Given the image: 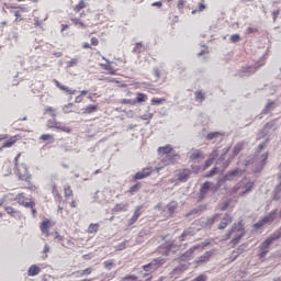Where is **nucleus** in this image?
Wrapping results in <instances>:
<instances>
[{
  "label": "nucleus",
  "mask_w": 281,
  "mask_h": 281,
  "mask_svg": "<svg viewBox=\"0 0 281 281\" xmlns=\"http://www.w3.org/2000/svg\"><path fill=\"white\" fill-rule=\"evenodd\" d=\"M52 227H54V222L48 218H44L40 225L42 234H45L46 236H49V229H52Z\"/></svg>",
  "instance_id": "nucleus-12"
},
{
  "label": "nucleus",
  "mask_w": 281,
  "mask_h": 281,
  "mask_svg": "<svg viewBox=\"0 0 281 281\" xmlns=\"http://www.w3.org/2000/svg\"><path fill=\"white\" fill-rule=\"evenodd\" d=\"M98 229H100V224H90L88 226V234H98Z\"/></svg>",
  "instance_id": "nucleus-36"
},
{
  "label": "nucleus",
  "mask_w": 281,
  "mask_h": 281,
  "mask_svg": "<svg viewBox=\"0 0 281 281\" xmlns=\"http://www.w3.org/2000/svg\"><path fill=\"white\" fill-rule=\"evenodd\" d=\"M121 104H131L132 106L135 105V100L132 99H122Z\"/></svg>",
  "instance_id": "nucleus-53"
},
{
  "label": "nucleus",
  "mask_w": 281,
  "mask_h": 281,
  "mask_svg": "<svg viewBox=\"0 0 281 281\" xmlns=\"http://www.w3.org/2000/svg\"><path fill=\"white\" fill-rule=\"evenodd\" d=\"M274 128H276V121H270L266 123V125L263 126L265 133H268L269 131H273Z\"/></svg>",
  "instance_id": "nucleus-37"
},
{
  "label": "nucleus",
  "mask_w": 281,
  "mask_h": 281,
  "mask_svg": "<svg viewBox=\"0 0 281 281\" xmlns=\"http://www.w3.org/2000/svg\"><path fill=\"white\" fill-rule=\"evenodd\" d=\"M218 173V168L214 167L211 171L204 175L205 179H210V177H214V175Z\"/></svg>",
  "instance_id": "nucleus-46"
},
{
  "label": "nucleus",
  "mask_w": 281,
  "mask_h": 281,
  "mask_svg": "<svg viewBox=\"0 0 281 281\" xmlns=\"http://www.w3.org/2000/svg\"><path fill=\"white\" fill-rule=\"evenodd\" d=\"M13 201H16L23 207H36V202L32 198L25 196V192L18 193Z\"/></svg>",
  "instance_id": "nucleus-9"
},
{
  "label": "nucleus",
  "mask_w": 281,
  "mask_h": 281,
  "mask_svg": "<svg viewBox=\"0 0 281 281\" xmlns=\"http://www.w3.org/2000/svg\"><path fill=\"white\" fill-rule=\"evenodd\" d=\"M63 111L64 113L69 114V113H76L77 109L74 103H68L63 106Z\"/></svg>",
  "instance_id": "nucleus-32"
},
{
  "label": "nucleus",
  "mask_w": 281,
  "mask_h": 281,
  "mask_svg": "<svg viewBox=\"0 0 281 281\" xmlns=\"http://www.w3.org/2000/svg\"><path fill=\"white\" fill-rule=\"evenodd\" d=\"M240 175V169H235L228 173H226L223 178V181H232L235 177H238Z\"/></svg>",
  "instance_id": "nucleus-29"
},
{
  "label": "nucleus",
  "mask_w": 281,
  "mask_h": 281,
  "mask_svg": "<svg viewBox=\"0 0 281 281\" xmlns=\"http://www.w3.org/2000/svg\"><path fill=\"white\" fill-rule=\"evenodd\" d=\"M243 146L244 144L243 143H237L235 146H234V149H233V155L234 157H236L240 150H243Z\"/></svg>",
  "instance_id": "nucleus-41"
},
{
  "label": "nucleus",
  "mask_w": 281,
  "mask_h": 281,
  "mask_svg": "<svg viewBox=\"0 0 281 281\" xmlns=\"http://www.w3.org/2000/svg\"><path fill=\"white\" fill-rule=\"evenodd\" d=\"M220 186H214V183L206 181L202 183L201 189H200V195H199V201H203L205 196H207V192H218Z\"/></svg>",
  "instance_id": "nucleus-8"
},
{
  "label": "nucleus",
  "mask_w": 281,
  "mask_h": 281,
  "mask_svg": "<svg viewBox=\"0 0 281 281\" xmlns=\"http://www.w3.org/2000/svg\"><path fill=\"white\" fill-rule=\"evenodd\" d=\"M142 216V206H137L134 211V214L132 217L127 221V227H131V225H135L137 223V220Z\"/></svg>",
  "instance_id": "nucleus-17"
},
{
  "label": "nucleus",
  "mask_w": 281,
  "mask_h": 281,
  "mask_svg": "<svg viewBox=\"0 0 281 281\" xmlns=\"http://www.w3.org/2000/svg\"><path fill=\"white\" fill-rule=\"evenodd\" d=\"M4 212H7V214H9V216H11L12 218H22L23 216V213H21V211L12 206H4Z\"/></svg>",
  "instance_id": "nucleus-16"
},
{
  "label": "nucleus",
  "mask_w": 281,
  "mask_h": 281,
  "mask_svg": "<svg viewBox=\"0 0 281 281\" xmlns=\"http://www.w3.org/2000/svg\"><path fill=\"white\" fill-rule=\"evenodd\" d=\"M234 222V217L229 213H225L223 218L221 220L217 228L218 229H226L228 225H232Z\"/></svg>",
  "instance_id": "nucleus-13"
},
{
  "label": "nucleus",
  "mask_w": 281,
  "mask_h": 281,
  "mask_svg": "<svg viewBox=\"0 0 281 281\" xmlns=\"http://www.w3.org/2000/svg\"><path fill=\"white\" fill-rule=\"evenodd\" d=\"M19 139H21V135H14L11 136L7 142H4L0 148V150H2V148H12V146L19 142Z\"/></svg>",
  "instance_id": "nucleus-20"
},
{
  "label": "nucleus",
  "mask_w": 281,
  "mask_h": 281,
  "mask_svg": "<svg viewBox=\"0 0 281 281\" xmlns=\"http://www.w3.org/2000/svg\"><path fill=\"white\" fill-rule=\"evenodd\" d=\"M106 64H101L102 69L108 71L110 76H117V71H120V65H124V61L119 59L116 61H110L109 59H105Z\"/></svg>",
  "instance_id": "nucleus-5"
},
{
  "label": "nucleus",
  "mask_w": 281,
  "mask_h": 281,
  "mask_svg": "<svg viewBox=\"0 0 281 281\" xmlns=\"http://www.w3.org/2000/svg\"><path fill=\"white\" fill-rule=\"evenodd\" d=\"M57 89H59L60 91H64L65 93H67V95H76V90L60 83L58 80L54 81Z\"/></svg>",
  "instance_id": "nucleus-18"
},
{
  "label": "nucleus",
  "mask_w": 281,
  "mask_h": 281,
  "mask_svg": "<svg viewBox=\"0 0 281 281\" xmlns=\"http://www.w3.org/2000/svg\"><path fill=\"white\" fill-rule=\"evenodd\" d=\"M147 101H148V94L144 92H137L136 99L134 100V104H142V102H147Z\"/></svg>",
  "instance_id": "nucleus-27"
},
{
  "label": "nucleus",
  "mask_w": 281,
  "mask_h": 281,
  "mask_svg": "<svg viewBox=\"0 0 281 281\" xmlns=\"http://www.w3.org/2000/svg\"><path fill=\"white\" fill-rule=\"evenodd\" d=\"M212 258V252L206 251L203 256L200 257L199 262H207Z\"/></svg>",
  "instance_id": "nucleus-43"
},
{
  "label": "nucleus",
  "mask_w": 281,
  "mask_h": 281,
  "mask_svg": "<svg viewBox=\"0 0 281 281\" xmlns=\"http://www.w3.org/2000/svg\"><path fill=\"white\" fill-rule=\"evenodd\" d=\"M216 157H218V149H214L209 156V158L213 159V161L216 159Z\"/></svg>",
  "instance_id": "nucleus-58"
},
{
  "label": "nucleus",
  "mask_w": 281,
  "mask_h": 281,
  "mask_svg": "<svg viewBox=\"0 0 281 281\" xmlns=\"http://www.w3.org/2000/svg\"><path fill=\"white\" fill-rule=\"evenodd\" d=\"M190 175H192V170L190 169H183L178 173V181H181L182 183H186L188 179H190Z\"/></svg>",
  "instance_id": "nucleus-22"
},
{
  "label": "nucleus",
  "mask_w": 281,
  "mask_h": 281,
  "mask_svg": "<svg viewBox=\"0 0 281 281\" xmlns=\"http://www.w3.org/2000/svg\"><path fill=\"white\" fill-rule=\"evenodd\" d=\"M184 5H186V0L178 1V10H183Z\"/></svg>",
  "instance_id": "nucleus-62"
},
{
  "label": "nucleus",
  "mask_w": 281,
  "mask_h": 281,
  "mask_svg": "<svg viewBox=\"0 0 281 281\" xmlns=\"http://www.w3.org/2000/svg\"><path fill=\"white\" fill-rule=\"evenodd\" d=\"M218 218H221V214L217 213L207 220L206 225H214V223L218 221Z\"/></svg>",
  "instance_id": "nucleus-44"
},
{
  "label": "nucleus",
  "mask_w": 281,
  "mask_h": 281,
  "mask_svg": "<svg viewBox=\"0 0 281 281\" xmlns=\"http://www.w3.org/2000/svg\"><path fill=\"white\" fill-rule=\"evenodd\" d=\"M142 47H143V46H142V43H136V44H135L134 52H138V54L142 53Z\"/></svg>",
  "instance_id": "nucleus-64"
},
{
  "label": "nucleus",
  "mask_w": 281,
  "mask_h": 281,
  "mask_svg": "<svg viewBox=\"0 0 281 281\" xmlns=\"http://www.w3.org/2000/svg\"><path fill=\"white\" fill-rule=\"evenodd\" d=\"M151 265L153 271H157L159 267H164L166 265V259L165 258H156L149 262Z\"/></svg>",
  "instance_id": "nucleus-24"
},
{
  "label": "nucleus",
  "mask_w": 281,
  "mask_h": 281,
  "mask_svg": "<svg viewBox=\"0 0 281 281\" xmlns=\"http://www.w3.org/2000/svg\"><path fill=\"white\" fill-rule=\"evenodd\" d=\"M273 221H276V211H272L268 215L262 217L259 222L255 224V227H263V225H267V223H273Z\"/></svg>",
  "instance_id": "nucleus-11"
},
{
  "label": "nucleus",
  "mask_w": 281,
  "mask_h": 281,
  "mask_svg": "<svg viewBox=\"0 0 281 281\" xmlns=\"http://www.w3.org/2000/svg\"><path fill=\"white\" fill-rule=\"evenodd\" d=\"M142 188L140 183H136L133 187L130 188V192L131 194H133V192H137V190H139Z\"/></svg>",
  "instance_id": "nucleus-55"
},
{
  "label": "nucleus",
  "mask_w": 281,
  "mask_h": 281,
  "mask_svg": "<svg viewBox=\"0 0 281 281\" xmlns=\"http://www.w3.org/2000/svg\"><path fill=\"white\" fill-rule=\"evenodd\" d=\"M100 109V105L98 104H89L86 108L82 109L83 115H91V113H95Z\"/></svg>",
  "instance_id": "nucleus-26"
},
{
  "label": "nucleus",
  "mask_w": 281,
  "mask_h": 281,
  "mask_svg": "<svg viewBox=\"0 0 281 281\" xmlns=\"http://www.w3.org/2000/svg\"><path fill=\"white\" fill-rule=\"evenodd\" d=\"M218 132H212V133H209L207 135H206V139H209V140H212V139H214L215 137H218Z\"/></svg>",
  "instance_id": "nucleus-54"
},
{
  "label": "nucleus",
  "mask_w": 281,
  "mask_h": 281,
  "mask_svg": "<svg viewBox=\"0 0 281 281\" xmlns=\"http://www.w3.org/2000/svg\"><path fill=\"white\" fill-rule=\"evenodd\" d=\"M143 269H144L146 272L153 271V266H151V263L149 262V263L143 266Z\"/></svg>",
  "instance_id": "nucleus-63"
},
{
  "label": "nucleus",
  "mask_w": 281,
  "mask_h": 281,
  "mask_svg": "<svg viewBox=\"0 0 281 281\" xmlns=\"http://www.w3.org/2000/svg\"><path fill=\"white\" fill-rule=\"evenodd\" d=\"M153 106H159V104H164V102H166V99L164 98H153L150 100Z\"/></svg>",
  "instance_id": "nucleus-40"
},
{
  "label": "nucleus",
  "mask_w": 281,
  "mask_h": 281,
  "mask_svg": "<svg viewBox=\"0 0 281 281\" xmlns=\"http://www.w3.org/2000/svg\"><path fill=\"white\" fill-rule=\"evenodd\" d=\"M103 267H104V269H108L109 271H111V269H113V267H115V260L109 259V260L103 261Z\"/></svg>",
  "instance_id": "nucleus-35"
},
{
  "label": "nucleus",
  "mask_w": 281,
  "mask_h": 281,
  "mask_svg": "<svg viewBox=\"0 0 281 281\" xmlns=\"http://www.w3.org/2000/svg\"><path fill=\"white\" fill-rule=\"evenodd\" d=\"M153 175V168L146 167L142 171L135 173L134 179L137 181L139 179H146V177H150Z\"/></svg>",
  "instance_id": "nucleus-15"
},
{
  "label": "nucleus",
  "mask_w": 281,
  "mask_h": 281,
  "mask_svg": "<svg viewBox=\"0 0 281 281\" xmlns=\"http://www.w3.org/2000/svg\"><path fill=\"white\" fill-rule=\"evenodd\" d=\"M281 238V234H272L270 235L260 246H259V259L263 260V258L269 254V249L276 240Z\"/></svg>",
  "instance_id": "nucleus-4"
},
{
  "label": "nucleus",
  "mask_w": 281,
  "mask_h": 281,
  "mask_svg": "<svg viewBox=\"0 0 281 281\" xmlns=\"http://www.w3.org/2000/svg\"><path fill=\"white\" fill-rule=\"evenodd\" d=\"M40 139H42V142H54V135L53 134H42L40 136Z\"/></svg>",
  "instance_id": "nucleus-42"
},
{
  "label": "nucleus",
  "mask_w": 281,
  "mask_h": 281,
  "mask_svg": "<svg viewBox=\"0 0 281 281\" xmlns=\"http://www.w3.org/2000/svg\"><path fill=\"white\" fill-rule=\"evenodd\" d=\"M258 71L256 66H245L239 70L240 76H251Z\"/></svg>",
  "instance_id": "nucleus-19"
},
{
  "label": "nucleus",
  "mask_w": 281,
  "mask_h": 281,
  "mask_svg": "<svg viewBox=\"0 0 281 281\" xmlns=\"http://www.w3.org/2000/svg\"><path fill=\"white\" fill-rule=\"evenodd\" d=\"M43 115H49V117L56 119L58 115V110L54 106H45Z\"/></svg>",
  "instance_id": "nucleus-25"
},
{
  "label": "nucleus",
  "mask_w": 281,
  "mask_h": 281,
  "mask_svg": "<svg viewBox=\"0 0 281 281\" xmlns=\"http://www.w3.org/2000/svg\"><path fill=\"white\" fill-rule=\"evenodd\" d=\"M195 100H196V102H203V100H205V93H203L202 91H196Z\"/></svg>",
  "instance_id": "nucleus-45"
},
{
  "label": "nucleus",
  "mask_w": 281,
  "mask_h": 281,
  "mask_svg": "<svg viewBox=\"0 0 281 281\" xmlns=\"http://www.w3.org/2000/svg\"><path fill=\"white\" fill-rule=\"evenodd\" d=\"M190 159L194 160V159H203V153H201V150L199 149H194L191 153Z\"/></svg>",
  "instance_id": "nucleus-34"
},
{
  "label": "nucleus",
  "mask_w": 281,
  "mask_h": 281,
  "mask_svg": "<svg viewBox=\"0 0 281 281\" xmlns=\"http://www.w3.org/2000/svg\"><path fill=\"white\" fill-rule=\"evenodd\" d=\"M238 190H240V184H236L229 190V194H236L238 193Z\"/></svg>",
  "instance_id": "nucleus-57"
},
{
  "label": "nucleus",
  "mask_w": 281,
  "mask_h": 281,
  "mask_svg": "<svg viewBox=\"0 0 281 281\" xmlns=\"http://www.w3.org/2000/svg\"><path fill=\"white\" fill-rule=\"evenodd\" d=\"M158 155L161 157L164 166H172L179 160V156L175 153L171 145L159 147Z\"/></svg>",
  "instance_id": "nucleus-3"
},
{
  "label": "nucleus",
  "mask_w": 281,
  "mask_h": 281,
  "mask_svg": "<svg viewBox=\"0 0 281 281\" xmlns=\"http://www.w3.org/2000/svg\"><path fill=\"white\" fill-rule=\"evenodd\" d=\"M199 9L198 10H193L192 12H191V14H196V12H203V10H205V3L204 2H200L199 3V7H198Z\"/></svg>",
  "instance_id": "nucleus-47"
},
{
  "label": "nucleus",
  "mask_w": 281,
  "mask_h": 281,
  "mask_svg": "<svg viewBox=\"0 0 281 281\" xmlns=\"http://www.w3.org/2000/svg\"><path fill=\"white\" fill-rule=\"evenodd\" d=\"M38 273H41V267L36 265H32L27 270V276H30L31 278H34V276H38Z\"/></svg>",
  "instance_id": "nucleus-30"
},
{
  "label": "nucleus",
  "mask_w": 281,
  "mask_h": 281,
  "mask_svg": "<svg viewBox=\"0 0 281 281\" xmlns=\"http://www.w3.org/2000/svg\"><path fill=\"white\" fill-rule=\"evenodd\" d=\"M229 203H232L231 200H227L226 202H223V203L221 204V206H220V210H221L222 212H225V210H227V207H229Z\"/></svg>",
  "instance_id": "nucleus-51"
},
{
  "label": "nucleus",
  "mask_w": 281,
  "mask_h": 281,
  "mask_svg": "<svg viewBox=\"0 0 281 281\" xmlns=\"http://www.w3.org/2000/svg\"><path fill=\"white\" fill-rule=\"evenodd\" d=\"M64 196L65 199H69V196H74V190H71V186H66L64 188Z\"/></svg>",
  "instance_id": "nucleus-39"
},
{
  "label": "nucleus",
  "mask_w": 281,
  "mask_h": 281,
  "mask_svg": "<svg viewBox=\"0 0 281 281\" xmlns=\"http://www.w3.org/2000/svg\"><path fill=\"white\" fill-rule=\"evenodd\" d=\"M91 273H93V268H87L85 270H78L74 272L76 278H85V276H91Z\"/></svg>",
  "instance_id": "nucleus-28"
},
{
  "label": "nucleus",
  "mask_w": 281,
  "mask_h": 281,
  "mask_svg": "<svg viewBox=\"0 0 281 281\" xmlns=\"http://www.w3.org/2000/svg\"><path fill=\"white\" fill-rule=\"evenodd\" d=\"M78 65V58H72L69 61H67V67H76Z\"/></svg>",
  "instance_id": "nucleus-49"
},
{
  "label": "nucleus",
  "mask_w": 281,
  "mask_h": 281,
  "mask_svg": "<svg viewBox=\"0 0 281 281\" xmlns=\"http://www.w3.org/2000/svg\"><path fill=\"white\" fill-rule=\"evenodd\" d=\"M232 43H238L240 41V35L239 34H234L231 36Z\"/></svg>",
  "instance_id": "nucleus-60"
},
{
  "label": "nucleus",
  "mask_w": 281,
  "mask_h": 281,
  "mask_svg": "<svg viewBox=\"0 0 281 281\" xmlns=\"http://www.w3.org/2000/svg\"><path fill=\"white\" fill-rule=\"evenodd\" d=\"M192 232L190 231H184L181 236L179 237L180 243H183V240H186V236H191Z\"/></svg>",
  "instance_id": "nucleus-48"
},
{
  "label": "nucleus",
  "mask_w": 281,
  "mask_h": 281,
  "mask_svg": "<svg viewBox=\"0 0 281 281\" xmlns=\"http://www.w3.org/2000/svg\"><path fill=\"white\" fill-rule=\"evenodd\" d=\"M80 18H70V21L72 24H75L76 27H80L81 30H85V27H89V23L87 22V13L83 11L79 15Z\"/></svg>",
  "instance_id": "nucleus-10"
},
{
  "label": "nucleus",
  "mask_w": 281,
  "mask_h": 281,
  "mask_svg": "<svg viewBox=\"0 0 281 281\" xmlns=\"http://www.w3.org/2000/svg\"><path fill=\"white\" fill-rule=\"evenodd\" d=\"M25 12H30V9L25 7H16L13 11V16H15L14 23H21V21H23L22 14Z\"/></svg>",
  "instance_id": "nucleus-14"
},
{
  "label": "nucleus",
  "mask_w": 281,
  "mask_h": 281,
  "mask_svg": "<svg viewBox=\"0 0 281 281\" xmlns=\"http://www.w3.org/2000/svg\"><path fill=\"white\" fill-rule=\"evenodd\" d=\"M89 0H80L78 4L72 8V10L76 14H79V12H82V10H86V8H89Z\"/></svg>",
  "instance_id": "nucleus-21"
},
{
  "label": "nucleus",
  "mask_w": 281,
  "mask_h": 281,
  "mask_svg": "<svg viewBox=\"0 0 281 281\" xmlns=\"http://www.w3.org/2000/svg\"><path fill=\"white\" fill-rule=\"evenodd\" d=\"M192 254H194V249L190 248L179 257V260H181L182 262H188V260L192 258Z\"/></svg>",
  "instance_id": "nucleus-31"
},
{
  "label": "nucleus",
  "mask_w": 281,
  "mask_h": 281,
  "mask_svg": "<svg viewBox=\"0 0 281 281\" xmlns=\"http://www.w3.org/2000/svg\"><path fill=\"white\" fill-rule=\"evenodd\" d=\"M177 251H179V245L175 244V240L166 241L159 247V254L162 256H170L177 254Z\"/></svg>",
  "instance_id": "nucleus-7"
},
{
  "label": "nucleus",
  "mask_w": 281,
  "mask_h": 281,
  "mask_svg": "<svg viewBox=\"0 0 281 281\" xmlns=\"http://www.w3.org/2000/svg\"><path fill=\"white\" fill-rule=\"evenodd\" d=\"M52 194L55 196V199L63 201V195H60V192H58V187H56V184L52 187Z\"/></svg>",
  "instance_id": "nucleus-38"
},
{
  "label": "nucleus",
  "mask_w": 281,
  "mask_h": 281,
  "mask_svg": "<svg viewBox=\"0 0 281 281\" xmlns=\"http://www.w3.org/2000/svg\"><path fill=\"white\" fill-rule=\"evenodd\" d=\"M247 234V231L245 229V222L239 221L235 222L233 226L227 231V233L224 235L223 240H231V245L233 247H236L238 243H240V239Z\"/></svg>",
  "instance_id": "nucleus-1"
},
{
  "label": "nucleus",
  "mask_w": 281,
  "mask_h": 281,
  "mask_svg": "<svg viewBox=\"0 0 281 281\" xmlns=\"http://www.w3.org/2000/svg\"><path fill=\"white\" fill-rule=\"evenodd\" d=\"M46 128L48 131H61V133H71V127L64 125L61 122L56 119L48 120L46 122Z\"/></svg>",
  "instance_id": "nucleus-6"
},
{
  "label": "nucleus",
  "mask_w": 281,
  "mask_h": 281,
  "mask_svg": "<svg viewBox=\"0 0 281 281\" xmlns=\"http://www.w3.org/2000/svg\"><path fill=\"white\" fill-rule=\"evenodd\" d=\"M19 159H21V154H18L14 158L15 162V175L19 181H24L26 183L27 190H36V187L32 184V173H30V169L27 165L22 164L19 165Z\"/></svg>",
  "instance_id": "nucleus-2"
},
{
  "label": "nucleus",
  "mask_w": 281,
  "mask_h": 281,
  "mask_svg": "<svg viewBox=\"0 0 281 281\" xmlns=\"http://www.w3.org/2000/svg\"><path fill=\"white\" fill-rule=\"evenodd\" d=\"M212 164H214V160L212 158L206 159L203 170H207V168H210V166H212Z\"/></svg>",
  "instance_id": "nucleus-56"
},
{
  "label": "nucleus",
  "mask_w": 281,
  "mask_h": 281,
  "mask_svg": "<svg viewBox=\"0 0 281 281\" xmlns=\"http://www.w3.org/2000/svg\"><path fill=\"white\" fill-rule=\"evenodd\" d=\"M55 240H57V243H65V237L63 235H59L58 232L55 233Z\"/></svg>",
  "instance_id": "nucleus-52"
},
{
  "label": "nucleus",
  "mask_w": 281,
  "mask_h": 281,
  "mask_svg": "<svg viewBox=\"0 0 281 281\" xmlns=\"http://www.w3.org/2000/svg\"><path fill=\"white\" fill-rule=\"evenodd\" d=\"M61 245H63V247H71V245H74V241L65 238V240L61 241Z\"/></svg>",
  "instance_id": "nucleus-59"
},
{
  "label": "nucleus",
  "mask_w": 281,
  "mask_h": 281,
  "mask_svg": "<svg viewBox=\"0 0 281 281\" xmlns=\"http://www.w3.org/2000/svg\"><path fill=\"white\" fill-rule=\"evenodd\" d=\"M102 80H104V82H115L116 85H120V80L116 78L103 77Z\"/></svg>",
  "instance_id": "nucleus-50"
},
{
  "label": "nucleus",
  "mask_w": 281,
  "mask_h": 281,
  "mask_svg": "<svg viewBox=\"0 0 281 281\" xmlns=\"http://www.w3.org/2000/svg\"><path fill=\"white\" fill-rule=\"evenodd\" d=\"M206 280H207V277L205 274H200L199 277L193 279V281H206Z\"/></svg>",
  "instance_id": "nucleus-61"
},
{
  "label": "nucleus",
  "mask_w": 281,
  "mask_h": 281,
  "mask_svg": "<svg viewBox=\"0 0 281 281\" xmlns=\"http://www.w3.org/2000/svg\"><path fill=\"white\" fill-rule=\"evenodd\" d=\"M98 45H100V40H98V37H91L90 44L87 42L82 44V49H93V47H98Z\"/></svg>",
  "instance_id": "nucleus-23"
},
{
  "label": "nucleus",
  "mask_w": 281,
  "mask_h": 281,
  "mask_svg": "<svg viewBox=\"0 0 281 281\" xmlns=\"http://www.w3.org/2000/svg\"><path fill=\"white\" fill-rule=\"evenodd\" d=\"M128 211V204H115L113 207V212H127Z\"/></svg>",
  "instance_id": "nucleus-33"
}]
</instances>
